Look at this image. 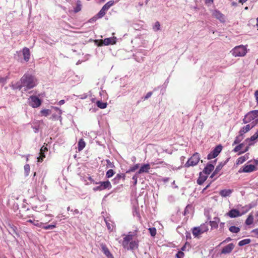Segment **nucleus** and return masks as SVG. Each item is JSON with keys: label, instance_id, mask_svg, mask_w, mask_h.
<instances>
[{"label": "nucleus", "instance_id": "1", "mask_svg": "<svg viewBox=\"0 0 258 258\" xmlns=\"http://www.w3.org/2000/svg\"><path fill=\"white\" fill-rule=\"evenodd\" d=\"M21 84L18 85L13 89H17L20 90L22 88H24V90L27 91L28 89L34 88L37 85V79L35 77L29 75L25 74L20 80Z\"/></svg>", "mask_w": 258, "mask_h": 258}, {"label": "nucleus", "instance_id": "2", "mask_svg": "<svg viewBox=\"0 0 258 258\" xmlns=\"http://www.w3.org/2000/svg\"><path fill=\"white\" fill-rule=\"evenodd\" d=\"M231 52L235 57L244 56L247 53L246 47L243 45H239L235 47Z\"/></svg>", "mask_w": 258, "mask_h": 258}, {"label": "nucleus", "instance_id": "3", "mask_svg": "<svg viewBox=\"0 0 258 258\" xmlns=\"http://www.w3.org/2000/svg\"><path fill=\"white\" fill-rule=\"evenodd\" d=\"M200 160V155L198 153H195L194 155L188 160L185 164L184 166L189 167L190 166H194L196 165Z\"/></svg>", "mask_w": 258, "mask_h": 258}, {"label": "nucleus", "instance_id": "4", "mask_svg": "<svg viewBox=\"0 0 258 258\" xmlns=\"http://www.w3.org/2000/svg\"><path fill=\"white\" fill-rule=\"evenodd\" d=\"M95 184H98L99 185L93 188V189L94 191H101L105 189H111L112 187L111 183L109 180L96 182Z\"/></svg>", "mask_w": 258, "mask_h": 258}, {"label": "nucleus", "instance_id": "5", "mask_svg": "<svg viewBox=\"0 0 258 258\" xmlns=\"http://www.w3.org/2000/svg\"><path fill=\"white\" fill-rule=\"evenodd\" d=\"M257 117H258V110H253L249 112L245 115L243 119V122L244 123H247L252 120H255Z\"/></svg>", "mask_w": 258, "mask_h": 258}, {"label": "nucleus", "instance_id": "6", "mask_svg": "<svg viewBox=\"0 0 258 258\" xmlns=\"http://www.w3.org/2000/svg\"><path fill=\"white\" fill-rule=\"evenodd\" d=\"M222 149V146L221 145L217 146L208 155L207 158L209 160L216 157L221 152Z\"/></svg>", "mask_w": 258, "mask_h": 258}, {"label": "nucleus", "instance_id": "7", "mask_svg": "<svg viewBox=\"0 0 258 258\" xmlns=\"http://www.w3.org/2000/svg\"><path fill=\"white\" fill-rule=\"evenodd\" d=\"M29 104L33 108L37 107L41 104V100L35 96H31L28 99Z\"/></svg>", "mask_w": 258, "mask_h": 258}, {"label": "nucleus", "instance_id": "8", "mask_svg": "<svg viewBox=\"0 0 258 258\" xmlns=\"http://www.w3.org/2000/svg\"><path fill=\"white\" fill-rule=\"evenodd\" d=\"M245 212H242L241 213L240 212L235 209H233L230 210L227 214L226 215L228 216L230 218H236L238 217H240L242 215L244 214Z\"/></svg>", "mask_w": 258, "mask_h": 258}, {"label": "nucleus", "instance_id": "9", "mask_svg": "<svg viewBox=\"0 0 258 258\" xmlns=\"http://www.w3.org/2000/svg\"><path fill=\"white\" fill-rule=\"evenodd\" d=\"M116 38L115 37H110V38H107L104 39V40H101V44L104 45H108L110 44H114L116 43Z\"/></svg>", "mask_w": 258, "mask_h": 258}, {"label": "nucleus", "instance_id": "10", "mask_svg": "<svg viewBox=\"0 0 258 258\" xmlns=\"http://www.w3.org/2000/svg\"><path fill=\"white\" fill-rule=\"evenodd\" d=\"M100 245L102 251L108 258H114L113 255L110 253L105 244L101 243Z\"/></svg>", "mask_w": 258, "mask_h": 258}, {"label": "nucleus", "instance_id": "11", "mask_svg": "<svg viewBox=\"0 0 258 258\" xmlns=\"http://www.w3.org/2000/svg\"><path fill=\"white\" fill-rule=\"evenodd\" d=\"M234 248V245L231 243L227 245L224 246L221 250V253L222 254L230 253Z\"/></svg>", "mask_w": 258, "mask_h": 258}, {"label": "nucleus", "instance_id": "12", "mask_svg": "<svg viewBox=\"0 0 258 258\" xmlns=\"http://www.w3.org/2000/svg\"><path fill=\"white\" fill-rule=\"evenodd\" d=\"M134 238L132 236L131 234H130L129 232L128 233V234L125 235V236L123 238V240L122 241V246L124 248H126L127 246L128 245L129 242H130Z\"/></svg>", "mask_w": 258, "mask_h": 258}, {"label": "nucleus", "instance_id": "13", "mask_svg": "<svg viewBox=\"0 0 258 258\" xmlns=\"http://www.w3.org/2000/svg\"><path fill=\"white\" fill-rule=\"evenodd\" d=\"M128 244L129 246H127L126 248L128 250L130 249L133 250L138 248L139 241L138 240H132L130 242H129Z\"/></svg>", "mask_w": 258, "mask_h": 258}, {"label": "nucleus", "instance_id": "14", "mask_svg": "<svg viewBox=\"0 0 258 258\" xmlns=\"http://www.w3.org/2000/svg\"><path fill=\"white\" fill-rule=\"evenodd\" d=\"M255 168V167L253 165H252V164L246 165L244 166L242 169V170L240 169L239 170V172H245V173L250 172L254 171Z\"/></svg>", "mask_w": 258, "mask_h": 258}, {"label": "nucleus", "instance_id": "15", "mask_svg": "<svg viewBox=\"0 0 258 258\" xmlns=\"http://www.w3.org/2000/svg\"><path fill=\"white\" fill-rule=\"evenodd\" d=\"M150 169V164H145L141 167L139 170L138 171L137 174H141L143 173H148Z\"/></svg>", "mask_w": 258, "mask_h": 258}, {"label": "nucleus", "instance_id": "16", "mask_svg": "<svg viewBox=\"0 0 258 258\" xmlns=\"http://www.w3.org/2000/svg\"><path fill=\"white\" fill-rule=\"evenodd\" d=\"M47 151V148L45 146H42L40 150V156L37 158L38 162H42L43 159L45 157L44 152Z\"/></svg>", "mask_w": 258, "mask_h": 258}, {"label": "nucleus", "instance_id": "17", "mask_svg": "<svg viewBox=\"0 0 258 258\" xmlns=\"http://www.w3.org/2000/svg\"><path fill=\"white\" fill-rule=\"evenodd\" d=\"M213 16L216 19L219 20L221 22L225 21L224 15L217 10H214L212 13Z\"/></svg>", "mask_w": 258, "mask_h": 258}, {"label": "nucleus", "instance_id": "18", "mask_svg": "<svg viewBox=\"0 0 258 258\" xmlns=\"http://www.w3.org/2000/svg\"><path fill=\"white\" fill-rule=\"evenodd\" d=\"M24 59L26 61H28L30 57V51L28 48L24 47L23 49Z\"/></svg>", "mask_w": 258, "mask_h": 258}, {"label": "nucleus", "instance_id": "19", "mask_svg": "<svg viewBox=\"0 0 258 258\" xmlns=\"http://www.w3.org/2000/svg\"><path fill=\"white\" fill-rule=\"evenodd\" d=\"M214 168V166L212 164H208L207 166L205 167L203 171V173L207 175L210 174L212 171L213 170Z\"/></svg>", "mask_w": 258, "mask_h": 258}, {"label": "nucleus", "instance_id": "20", "mask_svg": "<svg viewBox=\"0 0 258 258\" xmlns=\"http://www.w3.org/2000/svg\"><path fill=\"white\" fill-rule=\"evenodd\" d=\"M233 192V190L230 189H224L220 191L219 195L222 197H229Z\"/></svg>", "mask_w": 258, "mask_h": 258}, {"label": "nucleus", "instance_id": "21", "mask_svg": "<svg viewBox=\"0 0 258 258\" xmlns=\"http://www.w3.org/2000/svg\"><path fill=\"white\" fill-rule=\"evenodd\" d=\"M208 177V175L206 174H204L203 172H200V176L197 180V183L199 185H202L204 181L207 179Z\"/></svg>", "mask_w": 258, "mask_h": 258}, {"label": "nucleus", "instance_id": "22", "mask_svg": "<svg viewBox=\"0 0 258 258\" xmlns=\"http://www.w3.org/2000/svg\"><path fill=\"white\" fill-rule=\"evenodd\" d=\"M219 222L220 219L218 217H214L212 221H210V224L212 228H217L218 226V224L219 223Z\"/></svg>", "mask_w": 258, "mask_h": 258}, {"label": "nucleus", "instance_id": "23", "mask_svg": "<svg viewBox=\"0 0 258 258\" xmlns=\"http://www.w3.org/2000/svg\"><path fill=\"white\" fill-rule=\"evenodd\" d=\"M253 123V122H252ZM255 124H253L251 126L250 124H247L246 125L243 127L239 131V134H242L243 135V134L248 131H249L250 128L253 127L254 126Z\"/></svg>", "mask_w": 258, "mask_h": 258}, {"label": "nucleus", "instance_id": "24", "mask_svg": "<svg viewBox=\"0 0 258 258\" xmlns=\"http://www.w3.org/2000/svg\"><path fill=\"white\" fill-rule=\"evenodd\" d=\"M205 231L206 230H203L200 227H194L192 229V234L195 237H197Z\"/></svg>", "mask_w": 258, "mask_h": 258}, {"label": "nucleus", "instance_id": "25", "mask_svg": "<svg viewBox=\"0 0 258 258\" xmlns=\"http://www.w3.org/2000/svg\"><path fill=\"white\" fill-rule=\"evenodd\" d=\"M9 233H11V234H13V233H14L16 235H18V234L17 233V228L16 226L14 225H9Z\"/></svg>", "mask_w": 258, "mask_h": 258}, {"label": "nucleus", "instance_id": "26", "mask_svg": "<svg viewBox=\"0 0 258 258\" xmlns=\"http://www.w3.org/2000/svg\"><path fill=\"white\" fill-rule=\"evenodd\" d=\"M253 216L252 214H250L248 216L247 218L245 220V224L247 225H250L253 223Z\"/></svg>", "mask_w": 258, "mask_h": 258}, {"label": "nucleus", "instance_id": "27", "mask_svg": "<svg viewBox=\"0 0 258 258\" xmlns=\"http://www.w3.org/2000/svg\"><path fill=\"white\" fill-rule=\"evenodd\" d=\"M86 144L83 139H80L78 142V150H82L85 147Z\"/></svg>", "mask_w": 258, "mask_h": 258}, {"label": "nucleus", "instance_id": "28", "mask_svg": "<svg viewBox=\"0 0 258 258\" xmlns=\"http://www.w3.org/2000/svg\"><path fill=\"white\" fill-rule=\"evenodd\" d=\"M243 135L241 134H239V135L236 137L232 145L233 146L234 145L239 143L243 140Z\"/></svg>", "mask_w": 258, "mask_h": 258}, {"label": "nucleus", "instance_id": "29", "mask_svg": "<svg viewBox=\"0 0 258 258\" xmlns=\"http://www.w3.org/2000/svg\"><path fill=\"white\" fill-rule=\"evenodd\" d=\"M255 204H254V203H250L247 205H246L244 207H243V209H245V210L244 211H243L242 212H245V213H246V212H247L250 209H251V208L254 207L255 206Z\"/></svg>", "mask_w": 258, "mask_h": 258}, {"label": "nucleus", "instance_id": "30", "mask_svg": "<svg viewBox=\"0 0 258 258\" xmlns=\"http://www.w3.org/2000/svg\"><path fill=\"white\" fill-rule=\"evenodd\" d=\"M125 175L124 174H117L116 176V177L114 178V180L116 182H118L119 180L122 178L123 180L125 179Z\"/></svg>", "mask_w": 258, "mask_h": 258}, {"label": "nucleus", "instance_id": "31", "mask_svg": "<svg viewBox=\"0 0 258 258\" xmlns=\"http://www.w3.org/2000/svg\"><path fill=\"white\" fill-rule=\"evenodd\" d=\"M250 241L251 240L250 239H245L240 241L238 243V245L242 246L246 244H249L250 242Z\"/></svg>", "mask_w": 258, "mask_h": 258}, {"label": "nucleus", "instance_id": "32", "mask_svg": "<svg viewBox=\"0 0 258 258\" xmlns=\"http://www.w3.org/2000/svg\"><path fill=\"white\" fill-rule=\"evenodd\" d=\"M229 230L231 232L234 233H237L240 231V228L234 226L230 227Z\"/></svg>", "mask_w": 258, "mask_h": 258}, {"label": "nucleus", "instance_id": "33", "mask_svg": "<svg viewBox=\"0 0 258 258\" xmlns=\"http://www.w3.org/2000/svg\"><path fill=\"white\" fill-rule=\"evenodd\" d=\"M222 167H223V165H222L221 164H220L219 165H218L216 167L215 171H214V172L213 173L212 175L211 176V177L212 178L215 174H217L220 171V170L222 169Z\"/></svg>", "mask_w": 258, "mask_h": 258}, {"label": "nucleus", "instance_id": "34", "mask_svg": "<svg viewBox=\"0 0 258 258\" xmlns=\"http://www.w3.org/2000/svg\"><path fill=\"white\" fill-rule=\"evenodd\" d=\"M97 106L101 109H104L107 106L106 103L102 102L100 101H98L96 102Z\"/></svg>", "mask_w": 258, "mask_h": 258}, {"label": "nucleus", "instance_id": "35", "mask_svg": "<svg viewBox=\"0 0 258 258\" xmlns=\"http://www.w3.org/2000/svg\"><path fill=\"white\" fill-rule=\"evenodd\" d=\"M113 4L114 1H110L104 5L103 7L104 8V9H105L106 11H107Z\"/></svg>", "mask_w": 258, "mask_h": 258}, {"label": "nucleus", "instance_id": "36", "mask_svg": "<svg viewBox=\"0 0 258 258\" xmlns=\"http://www.w3.org/2000/svg\"><path fill=\"white\" fill-rule=\"evenodd\" d=\"M106 11H107L105 9H104V8L102 7L96 15L98 16V17H99V18H101L105 15L106 14Z\"/></svg>", "mask_w": 258, "mask_h": 258}, {"label": "nucleus", "instance_id": "37", "mask_svg": "<svg viewBox=\"0 0 258 258\" xmlns=\"http://www.w3.org/2000/svg\"><path fill=\"white\" fill-rule=\"evenodd\" d=\"M258 138V131L252 135L250 138L246 139V141H253Z\"/></svg>", "mask_w": 258, "mask_h": 258}, {"label": "nucleus", "instance_id": "38", "mask_svg": "<svg viewBox=\"0 0 258 258\" xmlns=\"http://www.w3.org/2000/svg\"><path fill=\"white\" fill-rule=\"evenodd\" d=\"M153 29L154 31H157L160 29V24L158 21L155 22Z\"/></svg>", "mask_w": 258, "mask_h": 258}, {"label": "nucleus", "instance_id": "39", "mask_svg": "<svg viewBox=\"0 0 258 258\" xmlns=\"http://www.w3.org/2000/svg\"><path fill=\"white\" fill-rule=\"evenodd\" d=\"M244 145L243 143L240 144L239 145L236 146L234 149H233V151L234 152H237L238 151H240L243 147Z\"/></svg>", "mask_w": 258, "mask_h": 258}, {"label": "nucleus", "instance_id": "40", "mask_svg": "<svg viewBox=\"0 0 258 258\" xmlns=\"http://www.w3.org/2000/svg\"><path fill=\"white\" fill-rule=\"evenodd\" d=\"M246 160V158L244 156H242L237 159L236 161L237 164H241Z\"/></svg>", "mask_w": 258, "mask_h": 258}, {"label": "nucleus", "instance_id": "41", "mask_svg": "<svg viewBox=\"0 0 258 258\" xmlns=\"http://www.w3.org/2000/svg\"><path fill=\"white\" fill-rule=\"evenodd\" d=\"M114 174V172L112 169H109L108 170L106 174V176L107 178H110Z\"/></svg>", "mask_w": 258, "mask_h": 258}, {"label": "nucleus", "instance_id": "42", "mask_svg": "<svg viewBox=\"0 0 258 258\" xmlns=\"http://www.w3.org/2000/svg\"><path fill=\"white\" fill-rule=\"evenodd\" d=\"M150 233L152 237H154L156 234V229L154 227L149 229Z\"/></svg>", "mask_w": 258, "mask_h": 258}, {"label": "nucleus", "instance_id": "43", "mask_svg": "<svg viewBox=\"0 0 258 258\" xmlns=\"http://www.w3.org/2000/svg\"><path fill=\"white\" fill-rule=\"evenodd\" d=\"M24 170H25V173L26 176H28L30 172V166L29 164H26L24 166Z\"/></svg>", "mask_w": 258, "mask_h": 258}, {"label": "nucleus", "instance_id": "44", "mask_svg": "<svg viewBox=\"0 0 258 258\" xmlns=\"http://www.w3.org/2000/svg\"><path fill=\"white\" fill-rule=\"evenodd\" d=\"M106 162L107 163L106 167L107 168H114L115 167L113 162H111L109 160H106Z\"/></svg>", "mask_w": 258, "mask_h": 258}, {"label": "nucleus", "instance_id": "45", "mask_svg": "<svg viewBox=\"0 0 258 258\" xmlns=\"http://www.w3.org/2000/svg\"><path fill=\"white\" fill-rule=\"evenodd\" d=\"M139 167V164H137L135 165H134L133 167H131L130 169L128 170V171H127V172H134L135 170H136Z\"/></svg>", "mask_w": 258, "mask_h": 258}, {"label": "nucleus", "instance_id": "46", "mask_svg": "<svg viewBox=\"0 0 258 258\" xmlns=\"http://www.w3.org/2000/svg\"><path fill=\"white\" fill-rule=\"evenodd\" d=\"M55 227V224H51L48 225L47 226H44L42 227V228L44 229L47 230V229H52Z\"/></svg>", "mask_w": 258, "mask_h": 258}, {"label": "nucleus", "instance_id": "47", "mask_svg": "<svg viewBox=\"0 0 258 258\" xmlns=\"http://www.w3.org/2000/svg\"><path fill=\"white\" fill-rule=\"evenodd\" d=\"M41 112L43 115L47 116L50 113V111L49 109H43L41 110Z\"/></svg>", "mask_w": 258, "mask_h": 258}, {"label": "nucleus", "instance_id": "48", "mask_svg": "<svg viewBox=\"0 0 258 258\" xmlns=\"http://www.w3.org/2000/svg\"><path fill=\"white\" fill-rule=\"evenodd\" d=\"M184 253L182 251H178L176 254V256L177 258H183L184 256Z\"/></svg>", "mask_w": 258, "mask_h": 258}, {"label": "nucleus", "instance_id": "49", "mask_svg": "<svg viewBox=\"0 0 258 258\" xmlns=\"http://www.w3.org/2000/svg\"><path fill=\"white\" fill-rule=\"evenodd\" d=\"M81 5L80 4H78L76 7L75 8L74 11L75 13H77L81 11Z\"/></svg>", "mask_w": 258, "mask_h": 258}, {"label": "nucleus", "instance_id": "50", "mask_svg": "<svg viewBox=\"0 0 258 258\" xmlns=\"http://www.w3.org/2000/svg\"><path fill=\"white\" fill-rule=\"evenodd\" d=\"M129 233L130 234H131L132 236H133V237L134 238L135 237H137V235H138V230H135V231H134L133 232H129Z\"/></svg>", "mask_w": 258, "mask_h": 258}, {"label": "nucleus", "instance_id": "51", "mask_svg": "<svg viewBox=\"0 0 258 258\" xmlns=\"http://www.w3.org/2000/svg\"><path fill=\"white\" fill-rule=\"evenodd\" d=\"M137 173L133 176L132 179L134 180V184L135 185L137 184V180H138V176H137Z\"/></svg>", "mask_w": 258, "mask_h": 258}, {"label": "nucleus", "instance_id": "52", "mask_svg": "<svg viewBox=\"0 0 258 258\" xmlns=\"http://www.w3.org/2000/svg\"><path fill=\"white\" fill-rule=\"evenodd\" d=\"M8 78V77L5 78L0 77V83H3V84H5Z\"/></svg>", "mask_w": 258, "mask_h": 258}, {"label": "nucleus", "instance_id": "53", "mask_svg": "<svg viewBox=\"0 0 258 258\" xmlns=\"http://www.w3.org/2000/svg\"><path fill=\"white\" fill-rule=\"evenodd\" d=\"M99 17H98V16L97 15L95 16L94 17H93V18H92L91 19H90L89 20V22H95L96 21L97 19H98Z\"/></svg>", "mask_w": 258, "mask_h": 258}, {"label": "nucleus", "instance_id": "54", "mask_svg": "<svg viewBox=\"0 0 258 258\" xmlns=\"http://www.w3.org/2000/svg\"><path fill=\"white\" fill-rule=\"evenodd\" d=\"M152 95V92H148L146 95L145 96V99H148L149 97H150L151 96V95Z\"/></svg>", "mask_w": 258, "mask_h": 258}, {"label": "nucleus", "instance_id": "55", "mask_svg": "<svg viewBox=\"0 0 258 258\" xmlns=\"http://www.w3.org/2000/svg\"><path fill=\"white\" fill-rule=\"evenodd\" d=\"M187 245H188V246H189V244H188L187 242H186L185 244L182 247V248L181 249L182 251L185 250V248H186Z\"/></svg>", "mask_w": 258, "mask_h": 258}, {"label": "nucleus", "instance_id": "56", "mask_svg": "<svg viewBox=\"0 0 258 258\" xmlns=\"http://www.w3.org/2000/svg\"><path fill=\"white\" fill-rule=\"evenodd\" d=\"M231 238H230V237H228L225 240H224L223 242H222L221 243V244H222V243H223L224 242H228V241H231Z\"/></svg>", "mask_w": 258, "mask_h": 258}, {"label": "nucleus", "instance_id": "57", "mask_svg": "<svg viewBox=\"0 0 258 258\" xmlns=\"http://www.w3.org/2000/svg\"><path fill=\"white\" fill-rule=\"evenodd\" d=\"M254 95L256 98L257 102L258 103V91H256L254 93Z\"/></svg>", "mask_w": 258, "mask_h": 258}, {"label": "nucleus", "instance_id": "58", "mask_svg": "<svg viewBox=\"0 0 258 258\" xmlns=\"http://www.w3.org/2000/svg\"><path fill=\"white\" fill-rule=\"evenodd\" d=\"M33 224H34V225H35L36 226H39V227H41L42 226V225L43 224L42 223H39L38 221H36V223H34Z\"/></svg>", "mask_w": 258, "mask_h": 258}, {"label": "nucleus", "instance_id": "59", "mask_svg": "<svg viewBox=\"0 0 258 258\" xmlns=\"http://www.w3.org/2000/svg\"><path fill=\"white\" fill-rule=\"evenodd\" d=\"M252 232L254 233L255 235L258 236V228L257 229H253L252 231Z\"/></svg>", "mask_w": 258, "mask_h": 258}, {"label": "nucleus", "instance_id": "60", "mask_svg": "<svg viewBox=\"0 0 258 258\" xmlns=\"http://www.w3.org/2000/svg\"><path fill=\"white\" fill-rule=\"evenodd\" d=\"M248 148H248V146H247V147L245 148V149L243 151H242V152H240L238 154L239 155V154H242V153H244V152H245L247 151H248Z\"/></svg>", "mask_w": 258, "mask_h": 258}, {"label": "nucleus", "instance_id": "61", "mask_svg": "<svg viewBox=\"0 0 258 258\" xmlns=\"http://www.w3.org/2000/svg\"><path fill=\"white\" fill-rule=\"evenodd\" d=\"M169 178L168 177H165L162 179V181L164 182H166L169 181Z\"/></svg>", "mask_w": 258, "mask_h": 258}, {"label": "nucleus", "instance_id": "62", "mask_svg": "<svg viewBox=\"0 0 258 258\" xmlns=\"http://www.w3.org/2000/svg\"><path fill=\"white\" fill-rule=\"evenodd\" d=\"M72 211L73 212L74 215L78 214L79 213V210L77 209H75L74 211L72 210Z\"/></svg>", "mask_w": 258, "mask_h": 258}, {"label": "nucleus", "instance_id": "63", "mask_svg": "<svg viewBox=\"0 0 258 258\" xmlns=\"http://www.w3.org/2000/svg\"><path fill=\"white\" fill-rule=\"evenodd\" d=\"M64 103V100H61L59 101L58 104L59 105H61Z\"/></svg>", "mask_w": 258, "mask_h": 258}, {"label": "nucleus", "instance_id": "64", "mask_svg": "<svg viewBox=\"0 0 258 258\" xmlns=\"http://www.w3.org/2000/svg\"><path fill=\"white\" fill-rule=\"evenodd\" d=\"M106 225H107V228L109 230H112V228L109 223L106 222Z\"/></svg>", "mask_w": 258, "mask_h": 258}]
</instances>
